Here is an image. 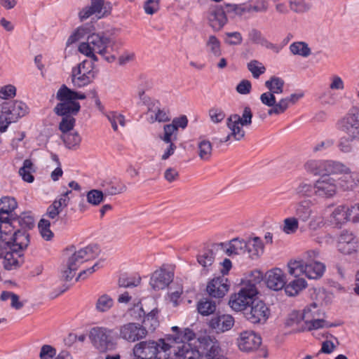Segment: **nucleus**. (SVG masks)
I'll return each instance as SVG.
<instances>
[{"mask_svg":"<svg viewBox=\"0 0 359 359\" xmlns=\"http://www.w3.org/2000/svg\"><path fill=\"white\" fill-rule=\"evenodd\" d=\"M226 14H232L234 16H241L245 13H250L248 6L243 4H226L224 6Z\"/></svg>","mask_w":359,"mask_h":359,"instance_id":"55","label":"nucleus"},{"mask_svg":"<svg viewBox=\"0 0 359 359\" xmlns=\"http://www.w3.org/2000/svg\"><path fill=\"white\" fill-rule=\"evenodd\" d=\"M198 155L200 159L208 161L210 158L212 151V145L211 142L204 137H199L198 144Z\"/></svg>","mask_w":359,"mask_h":359,"instance_id":"38","label":"nucleus"},{"mask_svg":"<svg viewBox=\"0 0 359 359\" xmlns=\"http://www.w3.org/2000/svg\"><path fill=\"white\" fill-rule=\"evenodd\" d=\"M258 294L255 283L250 280L243 281L238 292L230 296L229 306L235 311L244 312L257 299Z\"/></svg>","mask_w":359,"mask_h":359,"instance_id":"12","label":"nucleus"},{"mask_svg":"<svg viewBox=\"0 0 359 359\" xmlns=\"http://www.w3.org/2000/svg\"><path fill=\"white\" fill-rule=\"evenodd\" d=\"M264 85L268 91L261 94L260 101L264 105L270 107L267 112L269 116H278L284 114L290 104H294L304 96L303 93H294L277 102L276 95L283 93L285 86L284 80L273 76L265 81Z\"/></svg>","mask_w":359,"mask_h":359,"instance_id":"1","label":"nucleus"},{"mask_svg":"<svg viewBox=\"0 0 359 359\" xmlns=\"http://www.w3.org/2000/svg\"><path fill=\"white\" fill-rule=\"evenodd\" d=\"M227 22L226 13L223 6H217L210 12L208 23L215 32L220 31Z\"/></svg>","mask_w":359,"mask_h":359,"instance_id":"28","label":"nucleus"},{"mask_svg":"<svg viewBox=\"0 0 359 359\" xmlns=\"http://www.w3.org/2000/svg\"><path fill=\"white\" fill-rule=\"evenodd\" d=\"M107 118L111 123L114 131L120 133L126 126V118L123 115L117 112H111L107 115Z\"/></svg>","mask_w":359,"mask_h":359,"instance_id":"45","label":"nucleus"},{"mask_svg":"<svg viewBox=\"0 0 359 359\" xmlns=\"http://www.w3.org/2000/svg\"><path fill=\"white\" fill-rule=\"evenodd\" d=\"M290 51L294 55L307 57L311 54V50L308 43L304 41H296L290 45Z\"/></svg>","mask_w":359,"mask_h":359,"instance_id":"44","label":"nucleus"},{"mask_svg":"<svg viewBox=\"0 0 359 359\" xmlns=\"http://www.w3.org/2000/svg\"><path fill=\"white\" fill-rule=\"evenodd\" d=\"M112 6L110 2L104 0H91L90 5L83 8L79 13L81 20H85L93 15L99 18L107 16L111 13Z\"/></svg>","mask_w":359,"mask_h":359,"instance_id":"20","label":"nucleus"},{"mask_svg":"<svg viewBox=\"0 0 359 359\" xmlns=\"http://www.w3.org/2000/svg\"><path fill=\"white\" fill-rule=\"evenodd\" d=\"M35 172V168L32 162L26 159L23 162L22 166L20 168L18 172L22 179L28 183H32L34 180L33 173Z\"/></svg>","mask_w":359,"mask_h":359,"instance_id":"42","label":"nucleus"},{"mask_svg":"<svg viewBox=\"0 0 359 359\" xmlns=\"http://www.w3.org/2000/svg\"><path fill=\"white\" fill-rule=\"evenodd\" d=\"M118 337L120 339L134 343L144 339L148 334L146 327L137 323H126L119 326Z\"/></svg>","mask_w":359,"mask_h":359,"instance_id":"17","label":"nucleus"},{"mask_svg":"<svg viewBox=\"0 0 359 359\" xmlns=\"http://www.w3.org/2000/svg\"><path fill=\"white\" fill-rule=\"evenodd\" d=\"M224 250L229 256L246 255L245 240L238 238H233L224 245Z\"/></svg>","mask_w":359,"mask_h":359,"instance_id":"32","label":"nucleus"},{"mask_svg":"<svg viewBox=\"0 0 359 359\" xmlns=\"http://www.w3.org/2000/svg\"><path fill=\"white\" fill-rule=\"evenodd\" d=\"M342 135L359 137V109L352 108L339 121Z\"/></svg>","mask_w":359,"mask_h":359,"instance_id":"19","label":"nucleus"},{"mask_svg":"<svg viewBox=\"0 0 359 359\" xmlns=\"http://www.w3.org/2000/svg\"><path fill=\"white\" fill-rule=\"evenodd\" d=\"M264 281L270 290L279 291L285 287L287 276L281 269L273 268L266 272Z\"/></svg>","mask_w":359,"mask_h":359,"instance_id":"24","label":"nucleus"},{"mask_svg":"<svg viewBox=\"0 0 359 359\" xmlns=\"http://www.w3.org/2000/svg\"><path fill=\"white\" fill-rule=\"evenodd\" d=\"M144 104L147 106L146 115L149 123L167 122L170 120L169 112L161 107L158 100L144 97Z\"/></svg>","mask_w":359,"mask_h":359,"instance_id":"18","label":"nucleus"},{"mask_svg":"<svg viewBox=\"0 0 359 359\" xmlns=\"http://www.w3.org/2000/svg\"><path fill=\"white\" fill-rule=\"evenodd\" d=\"M306 286L307 283L304 278H294L293 280L285 285V292L288 296H295Z\"/></svg>","mask_w":359,"mask_h":359,"instance_id":"39","label":"nucleus"},{"mask_svg":"<svg viewBox=\"0 0 359 359\" xmlns=\"http://www.w3.org/2000/svg\"><path fill=\"white\" fill-rule=\"evenodd\" d=\"M205 47L208 52L215 57H219L222 55L220 41L214 35L208 36L205 42Z\"/></svg>","mask_w":359,"mask_h":359,"instance_id":"50","label":"nucleus"},{"mask_svg":"<svg viewBox=\"0 0 359 359\" xmlns=\"http://www.w3.org/2000/svg\"><path fill=\"white\" fill-rule=\"evenodd\" d=\"M177 149V146L174 142H163L161 145V154L160 158L161 161H166L174 154Z\"/></svg>","mask_w":359,"mask_h":359,"instance_id":"62","label":"nucleus"},{"mask_svg":"<svg viewBox=\"0 0 359 359\" xmlns=\"http://www.w3.org/2000/svg\"><path fill=\"white\" fill-rule=\"evenodd\" d=\"M16 95V88L13 85L8 84L0 88V98L8 100L13 98Z\"/></svg>","mask_w":359,"mask_h":359,"instance_id":"64","label":"nucleus"},{"mask_svg":"<svg viewBox=\"0 0 359 359\" xmlns=\"http://www.w3.org/2000/svg\"><path fill=\"white\" fill-rule=\"evenodd\" d=\"M312 202L305 199L299 202L295 207L297 219L302 222H307L313 215Z\"/></svg>","mask_w":359,"mask_h":359,"instance_id":"31","label":"nucleus"},{"mask_svg":"<svg viewBox=\"0 0 359 359\" xmlns=\"http://www.w3.org/2000/svg\"><path fill=\"white\" fill-rule=\"evenodd\" d=\"M86 95L80 91H75L62 85L56 93V99L60 102L54 107V112L59 116L76 115L80 110L77 100H85Z\"/></svg>","mask_w":359,"mask_h":359,"instance_id":"10","label":"nucleus"},{"mask_svg":"<svg viewBox=\"0 0 359 359\" xmlns=\"http://www.w3.org/2000/svg\"><path fill=\"white\" fill-rule=\"evenodd\" d=\"M17 202L14 198L3 197L0 199V224L9 222L8 215L17 208Z\"/></svg>","mask_w":359,"mask_h":359,"instance_id":"33","label":"nucleus"},{"mask_svg":"<svg viewBox=\"0 0 359 359\" xmlns=\"http://www.w3.org/2000/svg\"><path fill=\"white\" fill-rule=\"evenodd\" d=\"M234 318L229 314H222L212 317L209 326L217 333H223L230 330L234 325Z\"/></svg>","mask_w":359,"mask_h":359,"instance_id":"29","label":"nucleus"},{"mask_svg":"<svg viewBox=\"0 0 359 359\" xmlns=\"http://www.w3.org/2000/svg\"><path fill=\"white\" fill-rule=\"evenodd\" d=\"M317 302L307 306L303 311L302 319L304 323L305 329L307 330H318L331 327L332 325L325 320V313L321 309L324 304L323 299L326 297L324 290H318L317 292Z\"/></svg>","mask_w":359,"mask_h":359,"instance_id":"9","label":"nucleus"},{"mask_svg":"<svg viewBox=\"0 0 359 359\" xmlns=\"http://www.w3.org/2000/svg\"><path fill=\"white\" fill-rule=\"evenodd\" d=\"M0 299L3 302L9 301L10 306L13 309H15V310H20L24 306L23 302L20 301L19 296L13 292H8V291L2 292L0 295Z\"/></svg>","mask_w":359,"mask_h":359,"instance_id":"48","label":"nucleus"},{"mask_svg":"<svg viewBox=\"0 0 359 359\" xmlns=\"http://www.w3.org/2000/svg\"><path fill=\"white\" fill-rule=\"evenodd\" d=\"M34 219L30 212H23L16 218L10 219L9 222L0 224V238L4 245L11 241H15L18 249H26L29 244V234L22 229H31L34 226Z\"/></svg>","mask_w":359,"mask_h":359,"instance_id":"2","label":"nucleus"},{"mask_svg":"<svg viewBox=\"0 0 359 359\" xmlns=\"http://www.w3.org/2000/svg\"><path fill=\"white\" fill-rule=\"evenodd\" d=\"M173 334H168V339L171 343V353L177 359H201L198 350L193 348L190 341L195 339V333L189 328L180 329L172 326Z\"/></svg>","mask_w":359,"mask_h":359,"instance_id":"5","label":"nucleus"},{"mask_svg":"<svg viewBox=\"0 0 359 359\" xmlns=\"http://www.w3.org/2000/svg\"><path fill=\"white\" fill-rule=\"evenodd\" d=\"M90 34L89 33V29L88 27L81 26L77 27L68 37L66 45L69 46L75 42L83 39L84 37H87L88 35Z\"/></svg>","mask_w":359,"mask_h":359,"instance_id":"53","label":"nucleus"},{"mask_svg":"<svg viewBox=\"0 0 359 359\" xmlns=\"http://www.w3.org/2000/svg\"><path fill=\"white\" fill-rule=\"evenodd\" d=\"M246 256L252 260L258 259L264 252V245L259 237L255 236L245 240Z\"/></svg>","mask_w":359,"mask_h":359,"instance_id":"30","label":"nucleus"},{"mask_svg":"<svg viewBox=\"0 0 359 359\" xmlns=\"http://www.w3.org/2000/svg\"><path fill=\"white\" fill-rule=\"evenodd\" d=\"M79 52L97 62V54L108 62L116 60L115 42L103 33H92L88 35L86 41L81 42L78 47Z\"/></svg>","mask_w":359,"mask_h":359,"instance_id":"3","label":"nucleus"},{"mask_svg":"<svg viewBox=\"0 0 359 359\" xmlns=\"http://www.w3.org/2000/svg\"><path fill=\"white\" fill-rule=\"evenodd\" d=\"M248 69L250 72L255 79H258L260 75L266 72L264 65L255 60L250 61L248 65Z\"/></svg>","mask_w":359,"mask_h":359,"instance_id":"58","label":"nucleus"},{"mask_svg":"<svg viewBox=\"0 0 359 359\" xmlns=\"http://www.w3.org/2000/svg\"><path fill=\"white\" fill-rule=\"evenodd\" d=\"M326 269L325 264L319 261L306 262V276L310 279L321 278Z\"/></svg>","mask_w":359,"mask_h":359,"instance_id":"35","label":"nucleus"},{"mask_svg":"<svg viewBox=\"0 0 359 359\" xmlns=\"http://www.w3.org/2000/svg\"><path fill=\"white\" fill-rule=\"evenodd\" d=\"M216 308L215 302L208 299H203L197 304L198 311L202 316H209L213 313L216 311Z\"/></svg>","mask_w":359,"mask_h":359,"instance_id":"51","label":"nucleus"},{"mask_svg":"<svg viewBox=\"0 0 359 359\" xmlns=\"http://www.w3.org/2000/svg\"><path fill=\"white\" fill-rule=\"evenodd\" d=\"M248 37L254 43L259 44L266 48L273 50L276 53L279 51V48L275 44L267 41L262 36V34L256 29L251 30L248 34Z\"/></svg>","mask_w":359,"mask_h":359,"instance_id":"40","label":"nucleus"},{"mask_svg":"<svg viewBox=\"0 0 359 359\" xmlns=\"http://www.w3.org/2000/svg\"><path fill=\"white\" fill-rule=\"evenodd\" d=\"M237 343L241 351L249 352L260 346L262 338L252 330H245L240 333Z\"/></svg>","mask_w":359,"mask_h":359,"instance_id":"25","label":"nucleus"},{"mask_svg":"<svg viewBox=\"0 0 359 359\" xmlns=\"http://www.w3.org/2000/svg\"><path fill=\"white\" fill-rule=\"evenodd\" d=\"M38 229L43 240L49 241L54 237V233L50 229V222L49 220L44 218L41 219L38 223Z\"/></svg>","mask_w":359,"mask_h":359,"instance_id":"52","label":"nucleus"},{"mask_svg":"<svg viewBox=\"0 0 359 359\" xmlns=\"http://www.w3.org/2000/svg\"><path fill=\"white\" fill-rule=\"evenodd\" d=\"M104 194L102 191L97 189H93L89 191L86 194V199L88 203L93 205H98L103 201Z\"/></svg>","mask_w":359,"mask_h":359,"instance_id":"61","label":"nucleus"},{"mask_svg":"<svg viewBox=\"0 0 359 359\" xmlns=\"http://www.w3.org/2000/svg\"><path fill=\"white\" fill-rule=\"evenodd\" d=\"M177 130L174 126L166 124L163 126V132L159 138L163 142H174L177 139Z\"/></svg>","mask_w":359,"mask_h":359,"instance_id":"54","label":"nucleus"},{"mask_svg":"<svg viewBox=\"0 0 359 359\" xmlns=\"http://www.w3.org/2000/svg\"><path fill=\"white\" fill-rule=\"evenodd\" d=\"M114 301L108 294L100 295L95 303V309L97 313H104L109 312L114 306Z\"/></svg>","mask_w":359,"mask_h":359,"instance_id":"36","label":"nucleus"},{"mask_svg":"<svg viewBox=\"0 0 359 359\" xmlns=\"http://www.w3.org/2000/svg\"><path fill=\"white\" fill-rule=\"evenodd\" d=\"M252 114L249 107H245L242 116L231 114L226 121V125L229 133L227 135H219L217 139L221 143L241 141L245 135V126L252 123Z\"/></svg>","mask_w":359,"mask_h":359,"instance_id":"11","label":"nucleus"},{"mask_svg":"<svg viewBox=\"0 0 359 359\" xmlns=\"http://www.w3.org/2000/svg\"><path fill=\"white\" fill-rule=\"evenodd\" d=\"M29 112L27 104L20 100L6 102L0 106V133H4L9 124L16 122L19 118Z\"/></svg>","mask_w":359,"mask_h":359,"instance_id":"13","label":"nucleus"},{"mask_svg":"<svg viewBox=\"0 0 359 359\" xmlns=\"http://www.w3.org/2000/svg\"><path fill=\"white\" fill-rule=\"evenodd\" d=\"M348 205H339L334 209L330 215L331 222L337 227H341L342 225L347 223L348 221Z\"/></svg>","mask_w":359,"mask_h":359,"instance_id":"34","label":"nucleus"},{"mask_svg":"<svg viewBox=\"0 0 359 359\" xmlns=\"http://www.w3.org/2000/svg\"><path fill=\"white\" fill-rule=\"evenodd\" d=\"M199 348L203 351L205 359H228L224 356L215 338L210 335L198 337Z\"/></svg>","mask_w":359,"mask_h":359,"instance_id":"21","label":"nucleus"},{"mask_svg":"<svg viewBox=\"0 0 359 359\" xmlns=\"http://www.w3.org/2000/svg\"><path fill=\"white\" fill-rule=\"evenodd\" d=\"M94 62L85 60L73 67L71 81L75 88H83L93 82L95 77Z\"/></svg>","mask_w":359,"mask_h":359,"instance_id":"15","label":"nucleus"},{"mask_svg":"<svg viewBox=\"0 0 359 359\" xmlns=\"http://www.w3.org/2000/svg\"><path fill=\"white\" fill-rule=\"evenodd\" d=\"M199 348L203 351L205 359H228L224 356L215 338L210 335L198 337Z\"/></svg>","mask_w":359,"mask_h":359,"instance_id":"22","label":"nucleus"},{"mask_svg":"<svg viewBox=\"0 0 359 359\" xmlns=\"http://www.w3.org/2000/svg\"><path fill=\"white\" fill-rule=\"evenodd\" d=\"M287 273L294 278L306 276V262L303 260H291L287 264Z\"/></svg>","mask_w":359,"mask_h":359,"instance_id":"37","label":"nucleus"},{"mask_svg":"<svg viewBox=\"0 0 359 359\" xmlns=\"http://www.w3.org/2000/svg\"><path fill=\"white\" fill-rule=\"evenodd\" d=\"M295 194L300 196H309L314 192V184L307 181H302L295 187Z\"/></svg>","mask_w":359,"mask_h":359,"instance_id":"59","label":"nucleus"},{"mask_svg":"<svg viewBox=\"0 0 359 359\" xmlns=\"http://www.w3.org/2000/svg\"><path fill=\"white\" fill-rule=\"evenodd\" d=\"M61 137L66 147L69 149H77L81 144V137L77 131L65 133L62 134Z\"/></svg>","mask_w":359,"mask_h":359,"instance_id":"41","label":"nucleus"},{"mask_svg":"<svg viewBox=\"0 0 359 359\" xmlns=\"http://www.w3.org/2000/svg\"><path fill=\"white\" fill-rule=\"evenodd\" d=\"M359 137L342 135L338 142L339 151L344 154L352 153L354 151V141Z\"/></svg>","mask_w":359,"mask_h":359,"instance_id":"43","label":"nucleus"},{"mask_svg":"<svg viewBox=\"0 0 359 359\" xmlns=\"http://www.w3.org/2000/svg\"><path fill=\"white\" fill-rule=\"evenodd\" d=\"M156 311L153 309L147 314L143 320L144 327L148 330V332H154L158 326V321L156 317Z\"/></svg>","mask_w":359,"mask_h":359,"instance_id":"56","label":"nucleus"},{"mask_svg":"<svg viewBox=\"0 0 359 359\" xmlns=\"http://www.w3.org/2000/svg\"><path fill=\"white\" fill-rule=\"evenodd\" d=\"M183 292V288L180 285H172L168 287V295L170 301L173 303L175 306L177 304V301Z\"/></svg>","mask_w":359,"mask_h":359,"instance_id":"63","label":"nucleus"},{"mask_svg":"<svg viewBox=\"0 0 359 359\" xmlns=\"http://www.w3.org/2000/svg\"><path fill=\"white\" fill-rule=\"evenodd\" d=\"M92 346L101 353L116 349L118 342L114 335V330L106 327H93L88 332Z\"/></svg>","mask_w":359,"mask_h":359,"instance_id":"14","label":"nucleus"},{"mask_svg":"<svg viewBox=\"0 0 359 359\" xmlns=\"http://www.w3.org/2000/svg\"><path fill=\"white\" fill-rule=\"evenodd\" d=\"M216 248L212 249L207 250L203 252L198 256V264L205 269L210 267L215 259V250Z\"/></svg>","mask_w":359,"mask_h":359,"instance_id":"46","label":"nucleus"},{"mask_svg":"<svg viewBox=\"0 0 359 359\" xmlns=\"http://www.w3.org/2000/svg\"><path fill=\"white\" fill-rule=\"evenodd\" d=\"M133 353L144 359H167L171 354V343L168 339V334L156 341H142L135 344Z\"/></svg>","mask_w":359,"mask_h":359,"instance_id":"8","label":"nucleus"},{"mask_svg":"<svg viewBox=\"0 0 359 359\" xmlns=\"http://www.w3.org/2000/svg\"><path fill=\"white\" fill-rule=\"evenodd\" d=\"M290 9L297 14H303L309 12L311 8V4L306 0H289Z\"/></svg>","mask_w":359,"mask_h":359,"instance_id":"49","label":"nucleus"},{"mask_svg":"<svg viewBox=\"0 0 359 359\" xmlns=\"http://www.w3.org/2000/svg\"><path fill=\"white\" fill-rule=\"evenodd\" d=\"M337 247L341 253L350 255L357 251L358 240L352 232L343 231L338 237Z\"/></svg>","mask_w":359,"mask_h":359,"instance_id":"26","label":"nucleus"},{"mask_svg":"<svg viewBox=\"0 0 359 359\" xmlns=\"http://www.w3.org/2000/svg\"><path fill=\"white\" fill-rule=\"evenodd\" d=\"M174 273L165 268L154 271L150 277L149 285L155 291L165 290L172 283Z\"/></svg>","mask_w":359,"mask_h":359,"instance_id":"23","label":"nucleus"},{"mask_svg":"<svg viewBox=\"0 0 359 359\" xmlns=\"http://www.w3.org/2000/svg\"><path fill=\"white\" fill-rule=\"evenodd\" d=\"M299 228V220L294 217H290L284 219L283 231L286 234L294 233Z\"/></svg>","mask_w":359,"mask_h":359,"instance_id":"60","label":"nucleus"},{"mask_svg":"<svg viewBox=\"0 0 359 359\" xmlns=\"http://www.w3.org/2000/svg\"><path fill=\"white\" fill-rule=\"evenodd\" d=\"M100 252L95 245H87L76 248L73 246L67 248L65 252V262L61 270L62 278L65 280H71L76 276L78 269L84 262L95 259Z\"/></svg>","mask_w":359,"mask_h":359,"instance_id":"4","label":"nucleus"},{"mask_svg":"<svg viewBox=\"0 0 359 359\" xmlns=\"http://www.w3.org/2000/svg\"><path fill=\"white\" fill-rule=\"evenodd\" d=\"M244 317L252 324H264L271 316L269 306L257 299L244 312Z\"/></svg>","mask_w":359,"mask_h":359,"instance_id":"16","label":"nucleus"},{"mask_svg":"<svg viewBox=\"0 0 359 359\" xmlns=\"http://www.w3.org/2000/svg\"><path fill=\"white\" fill-rule=\"evenodd\" d=\"M101 186L104 189V194L107 196H113L123 193L126 191L127 187L123 184H114L112 182H104Z\"/></svg>","mask_w":359,"mask_h":359,"instance_id":"47","label":"nucleus"},{"mask_svg":"<svg viewBox=\"0 0 359 359\" xmlns=\"http://www.w3.org/2000/svg\"><path fill=\"white\" fill-rule=\"evenodd\" d=\"M307 172L317 175L320 174H333L348 175L352 182H359V173L341 161L309 159L304 164Z\"/></svg>","mask_w":359,"mask_h":359,"instance_id":"7","label":"nucleus"},{"mask_svg":"<svg viewBox=\"0 0 359 359\" xmlns=\"http://www.w3.org/2000/svg\"><path fill=\"white\" fill-rule=\"evenodd\" d=\"M62 121L59 123V129L62 134L74 131L75 125V118L73 115L62 116Z\"/></svg>","mask_w":359,"mask_h":359,"instance_id":"57","label":"nucleus"},{"mask_svg":"<svg viewBox=\"0 0 359 359\" xmlns=\"http://www.w3.org/2000/svg\"><path fill=\"white\" fill-rule=\"evenodd\" d=\"M359 182H352L348 175L325 174L314 183V195L320 198H332L339 190L353 187Z\"/></svg>","mask_w":359,"mask_h":359,"instance_id":"6","label":"nucleus"},{"mask_svg":"<svg viewBox=\"0 0 359 359\" xmlns=\"http://www.w3.org/2000/svg\"><path fill=\"white\" fill-rule=\"evenodd\" d=\"M229 285L227 278L217 277L210 280L206 286L208 294L214 298H222L229 291Z\"/></svg>","mask_w":359,"mask_h":359,"instance_id":"27","label":"nucleus"}]
</instances>
